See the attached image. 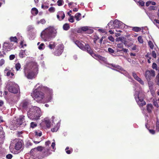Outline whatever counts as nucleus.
I'll return each mask as SVG.
<instances>
[{"instance_id": "nucleus-28", "label": "nucleus", "mask_w": 159, "mask_h": 159, "mask_svg": "<svg viewBox=\"0 0 159 159\" xmlns=\"http://www.w3.org/2000/svg\"><path fill=\"white\" fill-rule=\"evenodd\" d=\"M10 39L11 42H13L15 43L17 42V39L16 36L14 37H11L10 38Z\"/></svg>"}, {"instance_id": "nucleus-20", "label": "nucleus", "mask_w": 159, "mask_h": 159, "mask_svg": "<svg viewBox=\"0 0 159 159\" xmlns=\"http://www.w3.org/2000/svg\"><path fill=\"white\" fill-rule=\"evenodd\" d=\"M34 110H35L37 112L39 113L38 115L37 116L36 115V116L35 118V119L38 120V119H39V117L41 116V114L40 113V109L39 108H38L36 107H34Z\"/></svg>"}, {"instance_id": "nucleus-4", "label": "nucleus", "mask_w": 159, "mask_h": 159, "mask_svg": "<svg viewBox=\"0 0 159 159\" xmlns=\"http://www.w3.org/2000/svg\"><path fill=\"white\" fill-rule=\"evenodd\" d=\"M134 96L137 104L140 107H142L146 104L144 98L140 96L139 92H136Z\"/></svg>"}, {"instance_id": "nucleus-1", "label": "nucleus", "mask_w": 159, "mask_h": 159, "mask_svg": "<svg viewBox=\"0 0 159 159\" xmlns=\"http://www.w3.org/2000/svg\"><path fill=\"white\" fill-rule=\"evenodd\" d=\"M38 70L37 64L34 61L27 63L25 65L24 68L25 75L28 79H31L34 78Z\"/></svg>"}, {"instance_id": "nucleus-8", "label": "nucleus", "mask_w": 159, "mask_h": 159, "mask_svg": "<svg viewBox=\"0 0 159 159\" xmlns=\"http://www.w3.org/2000/svg\"><path fill=\"white\" fill-rule=\"evenodd\" d=\"M64 46L63 44H60L57 45L54 52V55L56 56H60L63 51Z\"/></svg>"}, {"instance_id": "nucleus-48", "label": "nucleus", "mask_w": 159, "mask_h": 159, "mask_svg": "<svg viewBox=\"0 0 159 159\" xmlns=\"http://www.w3.org/2000/svg\"><path fill=\"white\" fill-rule=\"evenodd\" d=\"M108 50V52L110 53H113L114 52V50L111 48H109Z\"/></svg>"}, {"instance_id": "nucleus-10", "label": "nucleus", "mask_w": 159, "mask_h": 159, "mask_svg": "<svg viewBox=\"0 0 159 159\" xmlns=\"http://www.w3.org/2000/svg\"><path fill=\"white\" fill-rule=\"evenodd\" d=\"M30 102L29 100L25 99L23 100L20 104V107L23 109H26L30 105Z\"/></svg>"}, {"instance_id": "nucleus-37", "label": "nucleus", "mask_w": 159, "mask_h": 159, "mask_svg": "<svg viewBox=\"0 0 159 159\" xmlns=\"http://www.w3.org/2000/svg\"><path fill=\"white\" fill-rule=\"evenodd\" d=\"M138 40L139 43H142L143 42V41L142 37L141 36H139L138 38Z\"/></svg>"}, {"instance_id": "nucleus-27", "label": "nucleus", "mask_w": 159, "mask_h": 159, "mask_svg": "<svg viewBox=\"0 0 159 159\" xmlns=\"http://www.w3.org/2000/svg\"><path fill=\"white\" fill-rule=\"evenodd\" d=\"M81 16V14L80 13H76L75 16V17L76 18V20L77 21H79L80 18H79Z\"/></svg>"}, {"instance_id": "nucleus-38", "label": "nucleus", "mask_w": 159, "mask_h": 159, "mask_svg": "<svg viewBox=\"0 0 159 159\" xmlns=\"http://www.w3.org/2000/svg\"><path fill=\"white\" fill-rule=\"evenodd\" d=\"M37 126V124L35 122H31L30 123V127L32 128H34L35 127Z\"/></svg>"}, {"instance_id": "nucleus-23", "label": "nucleus", "mask_w": 159, "mask_h": 159, "mask_svg": "<svg viewBox=\"0 0 159 159\" xmlns=\"http://www.w3.org/2000/svg\"><path fill=\"white\" fill-rule=\"evenodd\" d=\"M31 12L32 14L34 16H35L38 14V9L36 8L35 7H34L32 9Z\"/></svg>"}, {"instance_id": "nucleus-42", "label": "nucleus", "mask_w": 159, "mask_h": 159, "mask_svg": "<svg viewBox=\"0 0 159 159\" xmlns=\"http://www.w3.org/2000/svg\"><path fill=\"white\" fill-rule=\"evenodd\" d=\"M48 11L50 12H53L55 11V9L54 8V7H50L48 9Z\"/></svg>"}, {"instance_id": "nucleus-41", "label": "nucleus", "mask_w": 159, "mask_h": 159, "mask_svg": "<svg viewBox=\"0 0 159 159\" xmlns=\"http://www.w3.org/2000/svg\"><path fill=\"white\" fill-rule=\"evenodd\" d=\"M35 148L32 149L30 151V152L32 154H35V152H37Z\"/></svg>"}, {"instance_id": "nucleus-16", "label": "nucleus", "mask_w": 159, "mask_h": 159, "mask_svg": "<svg viewBox=\"0 0 159 159\" xmlns=\"http://www.w3.org/2000/svg\"><path fill=\"white\" fill-rule=\"evenodd\" d=\"M21 141L19 140L16 143L15 146V149L19 150L22 147V143Z\"/></svg>"}, {"instance_id": "nucleus-59", "label": "nucleus", "mask_w": 159, "mask_h": 159, "mask_svg": "<svg viewBox=\"0 0 159 159\" xmlns=\"http://www.w3.org/2000/svg\"><path fill=\"white\" fill-rule=\"evenodd\" d=\"M72 150H67L66 151V152L68 154H70L72 152Z\"/></svg>"}, {"instance_id": "nucleus-19", "label": "nucleus", "mask_w": 159, "mask_h": 159, "mask_svg": "<svg viewBox=\"0 0 159 159\" xmlns=\"http://www.w3.org/2000/svg\"><path fill=\"white\" fill-rule=\"evenodd\" d=\"M113 21L114 25L115 28H119L120 27L121 25V22L116 19Z\"/></svg>"}, {"instance_id": "nucleus-36", "label": "nucleus", "mask_w": 159, "mask_h": 159, "mask_svg": "<svg viewBox=\"0 0 159 159\" xmlns=\"http://www.w3.org/2000/svg\"><path fill=\"white\" fill-rule=\"evenodd\" d=\"M148 44L151 49H153L154 47V45L153 43L151 41H149L148 42Z\"/></svg>"}, {"instance_id": "nucleus-15", "label": "nucleus", "mask_w": 159, "mask_h": 159, "mask_svg": "<svg viewBox=\"0 0 159 159\" xmlns=\"http://www.w3.org/2000/svg\"><path fill=\"white\" fill-rule=\"evenodd\" d=\"M93 57L96 59L99 60L103 62H105L106 61V59L105 57L98 54L94 53Z\"/></svg>"}, {"instance_id": "nucleus-9", "label": "nucleus", "mask_w": 159, "mask_h": 159, "mask_svg": "<svg viewBox=\"0 0 159 159\" xmlns=\"http://www.w3.org/2000/svg\"><path fill=\"white\" fill-rule=\"evenodd\" d=\"M84 49H83V50L86 51L89 53L92 57L94 54L93 52V50L92 49L88 44H85L84 46Z\"/></svg>"}, {"instance_id": "nucleus-44", "label": "nucleus", "mask_w": 159, "mask_h": 159, "mask_svg": "<svg viewBox=\"0 0 159 159\" xmlns=\"http://www.w3.org/2000/svg\"><path fill=\"white\" fill-rule=\"evenodd\" d=\"M73 17V16H70V18L68 19V20L71 23H73L74 22Z\"/></svg>"}, {"instance_id": "nucleus-7", "label": "nucleus", "mask_w": 159, "mask_h": 159, "mask_svg": "<svg viewBox=\"0 0 159 159\" xmlns=\"http://www.w3.org/2000/svg\"><path fill=\"white\" fill-rule=\"evenodd\" d=\"M50 154L49 149L48 148H44L40 154L36 155V157L39 159H42L47 157Z\"/></svg>"}, {"instance_id": "nucleus-14", "label": "nucleus", "mask_w": 159, "mask_h": 159, "mask_svg": "<svg viewBox=\"0 0 159 159\" xmlns=\"http://www.w3.org/2000/svg\"><path fill=\"white\" fill-rule=\"evenodd\" d=\"M57 18L59 20H63L65 16L64 12L62 11L59 12L57 15Z\"/></svg>"}, {"instance_id": "nucleus-3", "label": "nucleus", "mask_w": 159, "mask_h": 159, "mask_svg": "<svg viewBox=\"0 0 159 159\" xmlns=\"http://www.w3.org/2000/svg\"><path fill=\"white\" fill-rule=\"evenodd\" d=\"M31 96L36 102L40 103L44 98V93L41 91L35 90L31 94Z\"/></svg>"}, {"instance_id": "nucleus-55", "label": "nucleus", "mask_w": 159, "mask_h": 159, "mask_svg": "<svg viewBox=\"0 0 159 159\" xmlns=\"http://www.w3.org/2000/svg\"><path fill=\"white\" fill-rule=\"evenodd\" d=\"M152 67L153 69H156L157 67V66L155 63H153L152 64Z\"/></svg>"}, {"instance_id": "nucleus-17", "label": "nucleus", "mask_w": 159, "mask_h": 159, "mask_svg": "<svg viewBox=\"0 0 159 159\" xmlns=\"http://www.w3.org/2000/svg\"><path fill=\"white\" fill-rule=\"evenodd\" d=\"M88 27V26L80 27L77 29L76 32L78 33L82 34L83 32H86Z\"/></svg>"}, {"instance_id": "nucleus-45", "label": "nucleus", "mask_w": 159, "mask_h": 159, "mask_svg": "<svg viewBox=\"0 0 159 159\" xmlns=\"http://www.w3.org/2000/svg\"><path fill=\"white\" fill-rule=\"evenodd\" d=\"M139 4V5L143 7L144 6L145 2L143 1H139L138 2Z\"/></svg>"}, {"instance_id": "nucleus-60", "label": "nucleus", "mask_w": 159, "mask_h": 159, "mask_svg": "<svg viewBox=\"0 0 159 159\" xmlns=\"http://www.w3.org/2000/svg\"><path fill=\"white\" fill-rule=\"evenodd\" d=\"M110 65L111 66H112L114 68H118V67L119 66L118 65H114L112 64H110Z\"/></svg>"}, {"instance_id": "nucleus-61", "label": "nucleus", "mask_w": 159, "mask_h": 159, "mask_svg": "<svg viewBox=\"0 0 159 159\" xmlns=\"http://www.w3.org/2000/svg\"><path fill=\"white\" fill-rule=\"evenodd\" d=\"M35 134L36 135L39 136H41L42 135L41 132H39V133H38L37 132H36Z\"/></svg>"}, {"instance_id": "nucleus-30", "label": "nucleus", "mask_w": 159, "mask_h": 159, "mask_svg": "<svg viewBox=\"0 0 159 159\" xmlns=\"http://www.w3.org/2000/svg\"><path fill=\"white\" fill-rule=\"evenodd\" d=\"M45 124L46 125V126L47 128H49L51 127L50 125V123L51 122H50V121L49 120H45Z\"/></svg>"}, {"instance_id": "nucleus-31", "label": "nucleus", "mask_w": 159, "mask_h": 159, "mask_svg": "<svg viewBox=\"0 0 159 159\" xmlns=\"http://www.w3.org/2000/svg\"><path fill=\"white\" fill-rule=\"evenodd\" d=\"M45 147H42V146H39L36 148V151H38L42 152Z\"/></svg>"}, {"instance_id": "nucleus-33", "label": "nucleus", "mask_w": 159, "mask_h": 159, "mask_svg": "<svg viewBox=\"0 0 159 159\" xmlns=\"http://www.w3.org/2000/svg\"><path fill=\"white\" fill-rule=\"evenodd\" d=\"M46 23V21L44 19H41L40 21H38L37 22V24H39L41 23L42 24H44Z\"/></svg>"}, {"instance_id": "nucleus-35", "label": "nucleus", "mask_w": 159, "mask_h": 159, "mask_svg": "<svg viewBox=\"0 0 159 159\" xmlns=\"http://www.w3.org/2000/svg\"><path fill=\"white\" fill-rule=\"evenodd\" d=\"M45 47L44 44L43 43H42L38 47V48L39 50H42L45 48Z\"/></svg>"}, {"instance_id": "nucleus-6", "label": "nucleus", "mask_w": 159, "mask_h": 159, "mask_svg": "<svg viewBox=\"0 0 159 159\" xmlns=\"http://www.w3.org/2000/svg\"><path fill=\"white\" fill-rule=\"evenodd\" d=\"M155 71L153 70H147L146 71L145 76L147 81H148L149 85L151 83V82L150 81V80L155 76Z\"/></svg>"}, {"instance_id": "nucleus-54", "label": "nucleus", "mask_w": 159, "mask_h": 159, "mask_svg": "<svg viewBox=\"0 0 159 159\" xmlns=\"http://www.w3.org/2000/svg\"><path fill=\"white\" fill-rule=\"evenodd\" d=\"M141 84L143 85L144 82L142 80V79L140 78L138 81Z\"/></svg>"}, {"instance_id": "nucleus-5", "label": "nucleus", "mask_w": 159, "mask_h": 159, "mask_svg": "<svg viewBox=\"0 0 159 159\" xmlns=\"http://www.w3.org/2000/svg\"><path fill=\"white\" fill-rule=\"evenodd\" d=\"M7 88L10 92L14 94L17 93L19 91V86L15 83L10 82L8 85H7Z\"/></svg>"}, {"instance_id": "nucleus-13", "label": "nucleus", "mask_w": 159, "mask_h": 159, "mask_svg": "<svg viewBox=\"0 0 159 159\" xmlns=\"http://www.w3.org/2000/svg\"><path fill=\"white\" fill-rule=\"evenodd\" d=\"M123 41L124 45L128 47H130L134 43L133 41L130 39H128L126 40H125L124 41L123 40Z\"/></svg>"}, {"instance_id": "nucleus-64", "label": "nucleus", "mask_w": 159, "mask_h": 159, "mask_svg": "<svg viewBox=\"0 0 159 159\" xmlns=\"http://www.w3.org/2000/svg\"><path fill=\"white\" fill-rule=\"evenodd\" d=\"M150 9V10H155V7L153 6H151L149 7Z\"/></svg>"}, {"instance_id": "nucleus-63", "label": "nucleus", "mask_w": 159, "mask_h": 159, "mask_svg": "<svg viewBox=\"0 0 159 159\" xmlns=\"http://www.w3.org/2000/svg\"><path fill=\"white\" fill-rule=\"evenodd\" d=\"M11 70L8 71H7L6 74V75L7 76H10L11 73Z\"/></svg>"}, {"instance_id": "nucleus-2", "label": "nucleus", "mask_w": 159, "mask_h": 159, "mask_svg": "<svg viewBox=\"0 0 159 159\" xmlns=\"http://www.w3.org/2000/svg\"><path fill=\"white\" fill-rule=\"evenodd\" d=\"M57 31L52 26H50L44 30L41 34V38L44 41H48L56 35Z\"/></svg>"}, {"instance_id": "nucleus-34", "label": "nucleus", "mask_w": 159, "mask_h": 159, "mask_svg": "<svg viewBox=\"0 0 159 159\" xmlns=\"http://www.w3.org/2000/svg\"><path fill=\"white\" fill-rule=\"evenodd\" d=\"M93 30L89 28V27H88V30H87L86 33L88 34H91L93 33Z\"/></svg>"}, {"instance_id": "nucleus-26", "label": "nucleus", "mask_w": 159, "mask_h": 159, "mask_svg": "<svg viewBox=\"0 0 159 159\" xmlns=\"http://www.w3.org/2000/svg\"><path fill=\"white\" fill-rule=\"evenodd\" d=\"M25 50H20L19 53V56L20 58H23L24 57V55L25 54Z\"/></svg>"}, {"instance_id": "nucleus-56", "label": "nucleus", "mask_w": 159, "mask_h": 159, "mask_svg": "<svg viewBox=\"0 0 159 159\" xmlns=\"http://www.w3.org/2000/svg\"><path fill=\"white\" fill-rule=\"evenodd\" d=\"M149 132L152 134H155V131L153 129H149Z\"/></svg>"}, {"instance_id": "nucleus-22", "label": "nucleus", "mask_w": 159, "mask_h": 159, "mask_svg": "<svg viewBox=\"0 0 159 159\" xmlns=\"http://www.w3.org/2000/svg\"><path fill=\"white\" fill-rule=\"evenodd\" d=\"M147 107V110L148 111V112L149 113H150L152 112V110L153 108V106L151 104H148L146 106Z\"/></svg>"}, {"instance_id": "nucleus-47", "label": "nucleus", "mask_w": 159, "mask_h": 159, "mask_svg": "<svg viewBox=\"0 0 159 159\" xmlns=\"http://www.w3.org/2000/svg\"><path fill=\"white\" fill-rule=\"evenodd\" d=\"M152 56L155 58H156V54L155 51H152Z\"/></svg>"}, {"instance_id": "nucleus-52", "label": "nucleus", "mask_w": 159, "mask_h": 159, "mask_svg": "<svg viewBox=\"0 0 159 159\" xmlns=\"http://www.w3.org/2000/svg\"><path fill=\"white\" fill-rule=\"evenodd\" d=\"M5 63V61L3 59H2L0 60V66H2Z\"/></svg>"}, {"instance_id": "nucleus-57", "label": "nucleus", "mask_w": 159, "mask_h": 159, "mask_svg": "<svg viewBox=\"0 0 159 159\" xmlns=\"http://www.w3.org/2000/svg\"><path fill=\"white\" fill-rule=\"evenodd\" d=\"M98 31L99 32H101L102 33H105L106 32L105 30L103 29H99L98 30Z\"/></svg>"}, {"instance_id": "nucleus-25", "label": "nucleus", "mask_w": 159, "mask_h": 159, "mask_svg": "<svg viewBox=\"0 0 159 159\" xmlns=\"http://www.w3.org/2000/svg\"><path fill=\"white\" fill-rule=\"evenodd\" d=\"M21 65L19 62L16 63L15 65V68L16 71H19L21 68Z\"/></svg>"}, {"instance_id": "nucleus-62", "label": "nucleus", "mask_w": 159, "mask_h": 159, "mask_svg": "<svg viewBox=\"0 0 159 159\" xmlns=\"http://www.w3.org/2000/svg\"><path fill=\"white\" fill-rule=\"evenodd\" d=\"M136 49V45L134 44V46L131 48V49L132 50L134 51Z\"/></svg>"}, {"instance_id": "nucleus-58", "label": "nucleus", "mask_w": 159, "mask_h": 159, "mask_svg": "<svg viewBox=\"0 0 159 159\" xmlns=\"http://www.w3.org/2000/svg\"><path fill=\"white\" fill-rule=\"evenodd\" d=\"M121 50L122 51H123V52H124L127 53L128 52V49L123 48H122V49H121Z\"/></svg>"}, {"instance_id": "nucleus-18", "label": "nucleus", "mask_w": 159, "mask_h": 159, "mask_svg": "<svg viewBox=\"0 0 159 159\" xmlns=\"http://www.w3.org/2000/svg\"><path fill=\"white\" fill-rule=\"evenodd\" d=\"M75 43L81 49L83 50V49H84V46L83 44L79 40H76L75 42Z\"/></svg>"}, {"instance_id": "nucleus-46", "label": "nucleus", "mask_w": 159, "mask_h": 159, "mask_svg": "<svg viewBox=\"0 0 159 159\" xmlns=\"http://www.w3.org/2000/svg\"><path fill=\"white\" fill-rule=\"evenodd\" d=\"M58 130V128L57 126L55 127L54 128L51 129V131L52 132H56Z\"/></svg>"}, {"instance_id": "nucleus-43", "label": "nucleus", "mask_w": 159, "mask_h": 159, "mask_svg": "<svg viewBox=\"0 0 159 159\" xmlns=\"http://www.w3.org/2000/svg\"><path fill=\"white\" fill-rule=\"evenodd\" d=\"M62 3H63L62 0H58L57 2V5L58 6H61L62 5Z\"/></svg>"}, {"instance_id": "nucleus-21", "label": "nucleus", "mask_w": 159, "mask_h": 159, "mask_svg": "<svg viewBox=\"0 0 159 159\" xmlns=\"http://www.w3.org/2000/svg\"><path fill=\"white\" fill-rule=\"evenodd\" d=\"M113 21L111 20L107 24V26L106 28L110 29H115Z\"/></svg>"}, {"instance_id": "nucleus-29", "label": "nucleus", "mask_w": 159, "mask_h": 159, "mask_svg": "<svg viewBox=\"0 0 159 159\" xmlns=\"http://www.w3.org/2000/svg\"><path fill=\"white\" fill-rule=\"evenodd\" d=\"M132 74V76H133L134 79L138 81V80L140 78L135 72H133Z\"/></svg>"}, {"instance_id": "nucleus-39", "label": "nucleus", "mask_w": 159, "mask_h": 159, "mask_svg": "<svg viewBox=\"0 0 159 159\" xmlns=\"http://www.w3.org/2000/svg\"><path fill=\"white\" fill-rule=\"evenodd\" d=\"M56 45L55 43H53L52 44H49L48 45V47L51 49L54 48L55 47Z\"/></svg>"}, {"instance_id": "nucleus-51", "label": "nucleus", "mask_w": 159, "mask_h": 159, "mask_svg": "<svg viewBox=\"0 0 159 159\" xmlns=\"http://www.w3.org/2000/svg\"><path fill=\"white\" fill-rule=\"evenodd\" d=\"M12 157V156L11 154H8L6 156V157L8 159H11Z\"/></svg>"}, {"instance_id": "nucleus-12", "label": "nucleus", "mask_w": 159, "mask_h": 159, "mask_svg": "<svg viewBox=\"0 0 159 159\" xmlns=\"http://www.w3.org/2000/svg\"><path fill=\"white\" fill-rule=\"evenodd\" d=\"M3 50L7 51H10L11 48V44L9 43L4 42L3 46Z\"/></svg>"}, {"instance_id": "nucleus-40", "label": "nucleus", "mask_w": 159, "mask_h": 159, "mask_svg": "<svg viewBox=\"0 0 159 159\" xmlns=\"http://www.w3.org/2000/svg\"><path fill=\"white\" fill-rule=\"evenodd\" d=\"M117 48L122 49L123 48V45L122 43H119L117 44Z\"/></svg>"}, {"instance_id": "nucleus-53", "label": "nucleus", "mask_w": 159, "mask_h": 159, "mask_svg": "<svg viewBox=\"0 0 159 159\" xmlns=\"http://www.w3.org/2000/svg\"><path fill=\"white\" fill-rule=\"evenodd\" d=\"M15 58V56L14 55H11L9 56V59L10 60H13Z\"/></svg>"}, {"instance_id": "nucleus-11", "label": "nucleus", "mask_w": 159, "mask_h": 159, "mask_svg": "<svg viewBox=\"0 0 159 159\" xmlns=\"http://www.w3.org/2000/svg\"><path fill=\"white\" fill-rule=\"evenodd\" d=\"M25 116L23 115L20 116L17 119L16 123L17 125H20L22 124L24 125Z\"/></svg>"}, {"instance_id": "nucleus-49", "label": "nucleus", "mask_w": 159, "mask_h": 159, "mask_svg": "<svg viewBox=\"0 0 159 159\" xmlns=\"http://www.w3.org/2000/svg\"><path fill=\"white\" fill-rule=\"evenodd\" d=\"M156 80L157 84H159V73L156 76Z\"/></svg>"}, {"instance_id": "nucleus-50", "label": "nucleus", "mask_w": 159, "mask_h": 159, "mask_svg": "<svg viewBox=\"0 0 159 159\" xmlns=\"http://www.w3.org/2000/svg\"><path fill=\"white\" fill-rule=\"evenodd\" d=\"M108 39L110 41H111L112 42H113L114 41V38L111 36H109L108 37Z\"/></svg>"}, {"instance_id": "nucleus-24", "label": "nucleus", "mask_w": 159, "mask_h": 159, "mask_svg": "<svg viewBox=\"0 0 159 159\" xmlns=\"http://www.w3.org/2000/svg\"><path fill=\"white\" fill-rule=\"evenodd\" d=\"M63 28L64 30H67L69 29L70 26L69 24L66 23L63 25Z\"/></svg>"}, {"instance_id": "nucleus-32", "label": "nucleus", "mask_w": 159, "mask_h": 159, "mask_svg": "<svg viewBox=\"0 0 159 159\" xmlns=\"http://www.w3.org/2000/svg\"><path fill=\"white\" fill-rule=\"evenodd\" d=\"M141 29L140 28L138 27H133L132 30L135 32H138L141 30Z\"/></svg>"}]
</instances>
